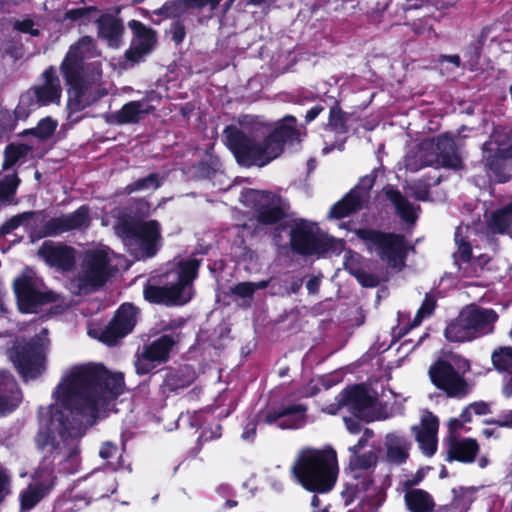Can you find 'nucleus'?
Instances as JSON below:
<instances>
[{
  "label": "nucleus",
  "instance_id": "obj_1",
  "mask_svg": "<svg viewBox=\"0 0 512 512\" xmlns=\"http://www.w3.org/2000/svg\"><path fill=\"white\" fill-rule=\"evenodd\" d=\"M123 391V374L111 373L101 364L66 368L52 392V403L39 410L37 448L53 460L59 458L65 472L75 473L79 440L101 417L108 402Z\"/></svg>",
  "mask_w": 512,
  "mask_h": 512
},
{
  "label": "nucleus",
  "instance_id": "obj_2",
  "mask_svg": "<svg viewBox=\"0 0 512 512\" xmlns=\"http://www.w3.org/2000/svg\"><path fill=\"white\" fill-rule=\"evenodd\" d=\"M98 55L93 39L86 36L70 47L62 61L61 73L69 86L67 106L70 111L82 110L103 96L94 85L101 77L100 62H88Z\"/></svg>",
  "mask_w": 512,
  "mask_h": 512
},
{
  "label": "nucleus",
  "instance_id": "obj_3",
  "mask_svg": "<svg viewBox=\"0 0 512 512\" xmlns=\"http://www.w3.org/2000/svg\"><path fill=\"white\" fill-rule=\"evenodd\" d=\"M296 119L285 117L262 140H250L236 126L224 130L225 144L244 166H265L283 152L285 143L300 141V133L295 128Z\"/></svg>",
  "mask_w": 512,
  "mask_h": 512
},
{
  "label": "nucleus",
  "instance_id": "obj_4",
  "mask_svg": "<svg viewBox=\"0 0 512 512\" xmlns=\"http://www.w3.org/2000/svg\"><path fill=\"white\" fill-rule=\"evenodd\" d=\"M199 261L194 258L175 259L162 275L163 286L148 284L144 298L150 303L183 305L193 296V280L196 278Z\"/></svg>",
  "mask_w": 512,
  "mask_h": 512
},
{
  "label": "nucleus",
  "instance_id": "obj_5",
  "mask_svg": "<svg viewBox=\"0 0 512 512\" xmlns=\"http://www.w3.org/2000/svg\"><path fill=\"white\" fill-rule=\"evenodd\" d=\"M292 471L305 489L327 492L336 481V452L331 448L323 450L303 449L299 452Z\"/></svg>",
  "mask_w": 512,
  "mask_h": 512
},
{
  "label": "nucleus",
  "instance_id": "obj_6",
  "mask_svg": "<svg viewBox=\"0 0 512 512\" xmlns=\"http://www.w3.org/2000/svg\"><path fill=\"white\" fill-rule=\"evenodd\" d=\"M405 166L412 172H417L427 166L459 169L461 158L457 153L453 138L443 135L436 139H427L415 151H410L405 157Z\"/></svg>",
  "mask_w": 512,
  "mask_h": 512
},
{
  "label": "nucleus",
  "instance_id": "obj_7",
  "mask_svg": "<svg viewBox=\"0 0 512 512\" xmlns=\"http://www.w3.org/2000/svg\"><path fill=\"white\" fill-rule=\"evenodd\" d=\"M33 330L34 337L25 343L17 342L10 351V359L25 381L37 378L46 369L47 329L33 325Z\"/></svg>",
  "mask_w": 512,
  "mask_h": 512
},
{
  "label": "nucleus",
  "instance_id": "obj_8",
  "mask_svg": "<svg viewBox=\"0 0 512 512\" xmlns=\"http://www.w3.org/2000/svg\"><path fill=\"white\" fill-rule=\"evenodd\" d=\"M403 398L392 391L384 392L381 400L363 386H355L351 397V412L366 421L384 420L401 413Z\"/></svg>",
  "mask_w": 512,
  "mask_h": 512
},
{
  "label": "nucleus",
  "instance_id": "obj_9",
  "mask_svg": "<svg viewBox=\"0 0 512 512\" xmlns=\"http://www.w3.org/2000/svg\"><path fill=\"white\" fill-rule=\"evenodd\" d=\"M115 229L136 258L152 257L160 247V225L155 220L119 221Z\"/></svg>",
  "mask_w": 512,
  "mask_h": 512
},
{
  "label": "nucleus",
  "instance_id": "obj_10",
  "mask_svg": "<svg viewBox=\"0 0 512 512\" xmlns=\"http://www.w3.org/2000/svg\"><path fill=\"white\" fill-rule=\"evenodd\" d=\"M483 160L489 176L497 182L512 178V130L496 128L483 145Z\"/></svg>",
  "mask_w": 512,
  "mask_h": 512
},
{
  "label": "nucleus",
  "instance_id": "obj_11",
  "mask_svg": "<svg viewBox=\"0 0 512 512\" xmlns=\"http://www.w3.org/2000/svg\"><path fill=\"white\" fill-rule=\"evenodd\" d=\"M109 275V249H89L83 254L78 273L70 282V290L76 294L87 293L102 286Z\"/></svg>",
  "mask_w": 512,
  "mask_h": 512
},
{
  "label": "nucleus",
  "instance_id": "obj_12",
  "mask_svg": "<svg viewBox=\"0 0 512 512\" xmlns=\"http://www.w3.org/2000/svg\"><path fill=\"white\" fill-rule=\"evenodd\" d=\"M14 292L18 308L23 313H37L43 306L55 303L59 295L49 290L42 278L27 269L14 280Z\"/></svg>",
  "mask_w": 512,
  "mask_h": 512
},
{
  "label": "nucleus",
  "instance_id": "obj_13",
  "mask_svg": "<svg viewBox=\"0 0 512 512\" xmlns=\"http://www.w3.org/2000/svg\"><path fill=\"white\" fill-rule=\"evenodd\" d=\"M356 234L387 266L400 269L404 265L408 249L404 237L368 229H359Z\"/></svg>",
  "mask_w": 512,
  "mask_h": 512
},
{
  "label": "nucleus",
  "instance_id": "obj_14",
  "mask_svg": "<svg viewBox=\"0 0 512 512\" xmlns=\"http://www.w3.org/2000/svg\"><path fill=\"white\" fill-rule=\"evenodd\" d=\"M60 80L54 67H49L43 73V83L36 86L20 97L15 113L19 117L27 114L41 106L51 103H59L61 97Z\"/></svg>",
  "mask_w": 512,
  "mask_h": 512
},
{
  "label": "nucleus",
  "instance_id": "obj_15",
  "mask_svg": "<svg viewBox=\"0 0 512 512\" xmlns=\"http://www.w3.org/2000/svg\"><path fill=\"white\" fill-rule=\"evenodd\" d=\"M469 369V363L460 356H452L450 361H440L429 371L432 382L450 396L462 395L466 383L461 374Z\"/></svg>",
  "mask_w": 512,
  "mask_h": 512
},
{
  "label": "nucleus",
  "instance_id": "obj_16",
  "mask_svg": "<svg viewBox=\"0 0 512 512\" xmlns=\"http://www.w3.org/2000/svg\"><path fill=\"white\" fill-rule=\"evenodd\" d=\"M240 201L258 213L263 223H274L284 215L283 201L276 194L248 189L241 193Z\"/></svg>",
  "mask_w": 512,
  "mask_h": 512
},
{
  "label": "nucleus",
  "instance_id": "obj_17",
  "mask_svg": "<svg viewBox=\"0 0 512 512\" xmlns=\"http://www.w3.org/2000/svg\"><path fill=\"white\" fill-rule=\"evenodd\" d=\"M174 343L172 337L164 335L138 350L134 362L137 374H148L158 365L166 362Z\"/></svg>",
  "mask_w": 512,
  "mask_h": 512
},
{
  "label": "nucleus",
  "instance_id": "obj_18",
  "mask_svg": "<svg viewBox=\"0 0 512 512\" xmlns=\"http://www.w3.org/2000/svg\"><path fill=\"white\" fill-rule=\"evenodd\" d=\"M374 185V176L366 175L340 201L332 206L329 218L341 219L361 209L369 199V192Z\"/></svg>",
  "mask_w": 512,
  "mask_h": 512
},
{
  "label": "nucleus",
  "instance_id": "obj_19",
  "mask_svg": "<svg viewBox=\"0 0 512 512\" xmlns=\"http://www.w3.org/2000/svg\"><path fill=\"white\" fill-rule=\"evenodd\" d=\"M321 235L317 224L301 220L291 229V246L304 255H320Z\"/></svg>",
  "mask_w": 512,
  "mask_h": 512
},
{
  "label": "nucleus",
  "instance_id": "obj_20",
  "mask_svg": "<svg viewBox=\"0 0 512 512\" xmlns=\"http://www.w3.org/2000/svg\"><path fill=\"white\" fill-rule=\"evenodd\" d=\"M89 222L88 208L81 206L73 213L48 220L42 231L33 232L31 236L33 239L54 236L70 230L86 228Z\"/></svg>",
  "mask_w": 512,
  "mask_h": 512
},
{
  "label": "nucleus",
  "instance_id": "obj_21",
  "mask_svg": "<svg viewBox=\"0 0 512 512\" xmlns=\"http://www.w3.org/2000/svg\"><path fill=\"white\" fill-rule=\"evenodd\" d=\"M137 310L131 304H123L110 324L100 332L99 340L109 346L130 333L136 323Z\"/></svg>",
  "mask_w": 512,
  "mask_h": 512
},
{
  "label": "nucleus",
  "instance_id": "obj_22",
  "mask_svg": "<svg viewBox=\"0 0 512 512\" xmlns=\"http://www.w3.org/2000/svg\"><path fill=\"white\" fill-rule=\"evenodd\" d=\"M307 407L303 404H289L271 409L263 415V422L280 429H299L306 424Z\"/></svg>",
  "mask_w": 512,
  "mask_h": 512
},
{
  "label": "nucleus",
  "instance_id": "obj_23",
  "mask_svg": "<svg viewBox=\"0 0 512 512\" xmlns=\"http://www.w3.org/2000/svg\"><path fill=\"white\" fill-rule=\"evenodd\" d=\"M128 27L131 29L133 36L125 55L128 60L136 63L154 49L157 42L156 33L137 20L129 21Z\"/></svg>",
  "mask_w": 512,
  "mask_h": 512
},
{
  "label": "nucleus",
  "instance_id": "obj_24",
  "mask_svg": "<svg viewBox=\"0 0 512 512\" xmlns=\"http://www.w3.org/2000/svg\"><path fill=\"white\" fill-rule=\"evenodd\" d=\"M38 255L46 264L60 270H69L75 263V250L53 241H45Z\"/></svg>",
  "mask_w": 512,
  "mask_h": 512
},
{
  "label": "nucleus",
  "instance_id": "obj_25",
  "mask_svg": "<svg viewBox=\"0 0 512 512\" xmlns=\"http://www.w3.org/2000/svg\"><path fill=\"white\" fill-rule=\"evenodd\" d=\"M468 229V227L463 226L456 228L455 243L457 251L454 253V257L459 269L463 271V274L473 276L478 273V267H481L482 262H486L487 259L481 256L478 260H471V247L470 244L465 241V234Z\"/></svg>",
  "mask_w": 512,
  "mask_h": 512
},
{
  "label": "nucleus",
  "instance_id": "obj_26",
  "mask_svg": "<svg viewBox=\"0 0 512 512\" xmlns=\"http://www.w3.org/2000/svg\"><path fill=\"white\" fill-rule=\"evenodd\" d=\"M439 422L435 415L425 411L421 417V424L416 430V439L421 450L427 456H432L437 448V432Z\"/></svg>",
  "mask_w": 512,
  "mask_h": 512
},
{
  "label": "nucleus",
  "instance_id": "obj_27",
  "mask_svg": "<svg viewBox=\"0 0 512 512\" xmlns=\"http://www.w3.org/2000/svg\"><path fill=\"white\" fill-rule=\"evenodd\" d=\"M462 311L476 338L491 333L493 324L498 318L492 309L470 306Z\"/></svg>",
  "mask_w": 512,
  "mask_h": 512
},
{
  "label": "nucleus",
  "instance_id": "obj_28",
  "mask_svg": "<svg viewBox=\"0 0 512 512\" xmlns=\"http://www.w3.org/2000/svg\"><path fill=\"white\" fill-rule=\"evenodd\" d=\"M22 401V393L15 379L7 372H0V415L12 412Z\"/></svg>",
  "mask_w": 512,
  "mask_h": 512
},
{
  "label": "nucleus",
  "instance_id": "obj_29",
  "mask_svg": "<svg viewBox=\"0 0 512 512\" xmlns=\"http://www.w3.org/2000/svg\"><path fill=\"white\" fill-rule=\"evenodd\" d=\"M345 269L353 275L363 287H376L380 279L374 274H369L365 271L367 262L362 257L353 251H346L344 256Z\"/></svg>",
  "mask_w": 512,
  "mask_h": 512
},
{
  "label": "nucleus",
  "instance_id": "obj_30",
  "mask_svg": "<svg viewBox=\"0 0 512 512\" xmlns=\"http://www.w3.org/2000/svg\"><path fill=\"white\" fill-rule=\"evenodd\" d=\"M479 450L478 444L474 439H456L452 436L448 439L447 444V460H457L460 462L470 463L474 460Z\"/></svg>",
  "mask_w": 512,
  "mask_h": 512
},
{
  "label": "nucleus",
  "instance_id": "obj_31",
  "mask_svg": "<svg viewBox=\"0 0 512 512\" xmlns=\"http://www.w3.org/2000/svg\"><path fill=\"white\" fill-rule=\"evenodd\" d=\"M97 23L99 37L104 39L109 46L119 47L124 33L121 21L112 15H102L97 19Z\"/></svg>",
  "mask_w": 512,
  "mask_h": 512
},
{
  "label": "nucleus",
  "instance_id": "obj_32",
  "mask_svg": "<svg viewBox=\"0 0 512 512\" xmlns=\"http://www.w3.org/2000/svg\"><path fill=\"white\" fill-rule=\"evenodd\" d=\"M425 4L424 0H388L380 6L377 4V12L386 13L393 24H398L404 18L405 13L412 9H419Z\"/></svg>",
  "mask_w": 512,
  "mask_h": 512
},
{
  "label": "nucleus",
  "instance_id": "obj_33",
  "mask_svg": "<svg viewBox=\"0 0 512 512\" xmlns=\"http://www.w3.org/2000/svg\"><path fill=\"white\" fill-rule=\"evenodd\" d=\"M491 359L497 371L512 374V347H502L495 350ZM502 392L505 397H512V377L504 384Z\"/></svg>",
  "mask_w": 512,
  "mask_h": 512
},
{
  "label": "nucleus",
  "instance_id": "obj_34",
  "mask_svg": "<svg viewBox=\"0 0 512 512\" xmlns=\"http://www.w3.org/2000/svg\"><path fill=\"white\" fill-rule=\"evenodd\" d=\"M387 459L396 464L403 463L408 457L409 444L403 435L389 433L385 441Z\"/></svg>",
  "mask_w": 512,
  "mask_h": 512
},
{
  "label": "nucleus",
  "instance_id": "obj_35",
  "mask_svg": "<svg viewBox=\"0 0 512 512\" xmlns=\"http://www.w3.org/2000/svg\"><path fill=\"white\" fill-rule=\"evenodd\" d=\"M488 227L493 233L512 236V200L491 213Z\"/></svg>",
  "mask_w": 512,
  "mask_h": 512
},
{
  "label": "nucleus",
  "instance_id": "obj_36",
  "mask_svg": "<svg viewBox=\"0 0 512 512\" xmlns=\"http://www.w3.org/2000/svg\"><path fill=\"white\" fill-rule=\"evenodd\" d=\"M153 110V106H151L148 100L143 99L141 101H132L125 104L116 114L115 119L118 123H135L140 120V118L148 114Z\"/></svg>",
  "mask_w": 512,
  "mask_h": 512
},
{
  "label": "nucleus",
  "instance_id": "obj_37",
  "mask_svg": "<svg viewBox=\"0 0 512 512\" xmlns=\"http://www.w3.org/2000/svg\"><path fill=\"white\" fill-rule=\"evenodd\" d=\"M464 317V313L461 311L459 316L447 326L445 330L447 340L453 342H465L476 338L470 324Z\"/></svg>",
  "mask_w": 512,
  "mask_h": 512
},
{
  "label": "nucleus",
  "instance_id": "obj_38",
  "mask_svg": "<svg viewBox=\"0 0 512 512\" xmlns=\"http://www.w3.org/2000/svg\"><path fill=\"white\" fill-rule=\"evenodd\" d=\"M384 192L388 199L394 204L398 214L404 221L412 223L416 220V208L403 198L397 190L388 186L384 189Z\"/></svg>",
  "mask_w": 512,
  "mask_h": 512
},
{
  "label": "nucleus",
  "instance_id": "obj_39",
  "mask_svg": "<svg viewBox=\"0 0 512 512\" xmlns=\"http://www.w3.org/2000/svg\"><path fill=\"white\" fill-rule=\"evenodd\" d=\"M405 502L411 512H430L434 503L430 495L420 489H415L405 494Z\"/></svg>",
  "mask_w": 512,
  "mask_h": 512
},
{
  "label": "nucleus",
  "instance_id": "obj_40",
  "mask_svg": "<svg viewBox=\"0 0 512 512\" xmlns=\"http://www.w3.org/2000/svg\"><path fill=\"white\" fill-rule=\"evenodd\" d=\"M48 486H44L43 483L40 486L31 484L26 490L21 493V509L29 510L33 508L46 494Z\"/></svg>",
  "mask_w": 512,
  "mask_h": 512
},
{
  "label": "nucleus",
  "instance_id": "obj_41",
  "mask_svg": "<svg viewBox=\"0 0 512 512\" xmlns=\"http://www.w3.org/2000/svg\"><path fill=\"white\" fill-rule=\"evenodd\" d=\"M347 118L338 106H334L330 110L329 122L327 128L337 134H345L347 132Z\"/></svg>",
  "mask_w": 512,
  "mask_h": 512
},
{
  "label": "nucleus",
  "instance_id": "obj_42",
  "mask_svg": "<svg viewBox=\"0 0 512 512\" xmlns=\"http://www.w3.org/2000/svg\"><path fill=\"white\" fill-rule=\"evenodd\" d=\"M29 152L26 145L11 144L5 150L3 168L9 169L16 164L21 158L25 157Z\"/></svg>",
  "mask_w": 512,
  "mask_h": 512
},
{
  "label": "nucleus",
  "instance_id": "obj_43",
  "mask_svg": "<svg viewBox=\"0 0 512 512\" xmlns=\"http://www.w3.org/2000/svg\"><path fill=\"white\" fill-rule=\"evenodd\" d=\"M19 184L16 175H7L0 180V201L9 202L14 196Z\"/></svg>",
  "mask_w": 512,
  "mask_h": 512
},
{
  "label": "nucleus",
  "instance_id": "obj_44",
  "mask_svg": "<svg viewBox=\"0 0 512 512\" xmlns=\"http://www.w3.org/2000/svg\"><path fill=\"white\" fill-rule=\"evenodd\" d=\"M377 462V456L374 452L369 451L364 454H351L349 465L352 469H369Z\"/></svg>",
  "mask_w": 512,
  "mask_h": 512
},
{
  "label": "nucleus",
  "instance_id": "obj_45",
  "mask_svg": "<svg viewBox=\"0 0 512 512\" xmlns=\"http://www.w3.org/2000/svg\"><path fill=\"white\" fill-rule=\"evenodd\" d=\"M353 389L354 387L343 391L335 398L333 403L323 407L322 411L330 415H335L343 406H347L351 410V397Z\"/></svg>",
  "mask_w": 512,
  "mask_h": 512
},
{
  "label": "nucleus",
  "instance_id": "obj_46",
  "mask_svg": "<svg viewBox=\"0 0 512 512\" xmlns=\"http://www.w3.org/2000/svg\"><path fill=\"white\" fill-rule=\"evenodd\" d=\"M160 186V182L156 174H151L143 179H139L135 183L128 185L126 187V192L128 194L135 191H148L155 190Z\"/></svg>",
  "mask_w": 512,
  "mask_h": 512
},
{
  "label": "nucleus",
  "instance_id": "obj_47",
  "mask_svg": "<svg viewBox=\"0 0 512 512\" xmlns=\"http://www.w3.org/2000/svg\"><path fill=\"white\" fill-rule=\"evenodd\" d=\"M96 10L94 8H75L70 9L66 12L64 16V20L69 21H79L81 24H84L90 21L92 18H95Z\"/></svg>",
  "mask_w": 512,
  "mask_h": 512
},
{
  "label": "nucleus",
  "instance_id": "obj_48",
  "mask_svg": "<svg viewBox=\"0 0 512 512\" xmlns=\"http://www.w3.org/2000/svg\"><path fill=\"white\" fill-rule=\"evenodd\" d=\"M345 248V243L341 239H336L334 237L325 235L322 233L321 235V254L323 253H331V254H340Z\"/></svg>",
  "mask_w": 512,
  "mask_h": 512
},
{
  "label": "nucleus",
  "instance_id": "obj_49",
  "mask_svg": "<svg viewBox=\"0 0 512 512\" xmlns=\"http://www.w3.org/2000/svg\"><path fill=\"white\" fill-rule=\"evenodd\" d=\"M440 71L443 74L450 75L460 66V57L458 55H441L439 57Z\"/></svg>",
  "mask_w": 512,
  "mask_h": 512
},
{
  "label": "nucleus",
  "instance_id": "obj_50",
  "mask_svg": "<svg viewBox=\"0 0 512 512\" xmlns=\"http://www.w3.org/2000/svg\"><path fill=\"white\" fill-rule=\"evenodd\" d=\"M231 293L240 299H243L246 304H249L254 294V282H241L231 289Z\"/></svg>",
  "mask_w": 512,
  "mask_h": 512
},
{
  "label": "nucleus",
  "instance_id": "obj_51",
  "mask_svg": "<svg viewBox=\"0 0 512 512\" xmlns=\"http://www.w3.org/2000/svg\"><path fill=\"white\" fill-rule=\"evenodd\" d=\"M434 308H435V301H434V299L431 298V297L426 296V298L424 299L421 307L417 311V314H416V316H415V318L413 320L411 328L418 326L425 317H428L429 315H431V313L433 312Z\"/></svg>",
  "mask_w": 512,
  "mask_h": 512
},
{
  "label": "nucleus",
  "instance_id": "obj_52",
  "mask_svg": "<svg viewBox=\"0 0 512 512\" xmlns=\"http://www.w3.org/2000/svg\"><path fill=\"white\" fill-rule=\"evenodd\" d=\"M57 127V122L51 118L41 120L35 129V133L40 138L50 137Z\"/></svg>",
  "mask_w": 512,
  "mask_h": 512
},
{
  "label": "nucleus",
  "instance_id": "obj_53",
  "mask_svg": "<svg viewBox=\"0 0 512 512\" xmlns=\"http://www.w3.org/2000/svg\"><path fill=\"white\" fill-rule=\"evenodd\" d=\"M14 127V116L7 110L0 111V137L6 136Z\"/></svg>",
  "mask_w": 512,
  "mask_h": 512
},
{
  "label": "nucleus",
  "instance_id": "obj_54",
  "mask_svg": "<svg viewBox=\"0 0 512 512\" xmlns=\"http://www.w3.org/2000/svg\"><path fill=\"white\" fill-rule=\"evenodd\" d=\"M366 498L368 500L367 505L369 506V509L375 508L383 501V493L378 487L369 484L366 488Z\"/></svg>",
  "mask_w": 512,
  "mask_h": 512
},
{
  "label": "nucleus",
  "instance_id": "obj_55",
  "mask_svg": "<svg viewBox=\"0 0 512 512\" xmlns=\"http://www.w3.org/2000/svg\"><path fill=\"white\" fill-rule=\"evenodd\" d=\"M31 213H24L21 215H17L9 219L6 223H4L0 228V234L6 235L12 232L14 229L18 228L25 219L31 216Z\"/></svg>",
  "mask_w": 512,
  "mask_h": 512
},
{
  "label": "nucleus",
  "instance_id": "obj_56",
  "mask_svg": "<svg viewBox=\"0 0 512 512\" xmlns=\"http://www.w3.org/2000/svg\"><path fill=\"white\" fill-rule=\"evenodd\" d=\"M221 0H177L179 5L188 8H202L209 5L211 9H215Z\"/></svg>",
  "mask_w": 512,
  "mask_h": 512
},
{
  "label": "nucleus",
  "instance_id": "obj_57",
  "mask_svg": "<svg viewBox=\"0 0 512 512\" xmlns=\"http://www.w3.org/2000/svg\"><path fill=\"white\" fill-rule=\"evenodd\" d=\"M99 455L102 459L107 460L120 456V451L118 447L112 442H105L100 448Z\"/></svg>",
  "mask_w": 512,
  "mask_h": 512
},
{
  "label": "nucleus",
  "instance_id": "obj_58",
  "mask_svg": "<svg viewBox=\"0 0 512 512\" xmlns=\"http://www.w3.org/2000/svg\"><path fill=\"white\" fill-rule=\"evenodd\" d=\"M35 24L30 19H25L23 21H16L14 23V28L20 32L28 33L32 36H37L39 33L38 28L34 27Z\"/></svg>",
  "mask_w": 512,
  "mask_h": 512
},
{
  "label": "nucleus",
  "instance_id": "obj_59",
  "mask_svg": "<svg viewBox=\"0 0 512 512\" xmlns=\"http://www.w3.org/2000/svg\"><path fill=\"white\" fill-rule=\"evenodd\" d=\"M472 414L485 415L489 412V406L485 402H475L469 405Z\"/></svg>",
  "mask_w": 512,
  "mask_h": 512
},
{
  "label": "nucleus",
  "instance_id": "obj_60",
  "mask_svg": "<svg viewBox=\"0 0 512 512\" xmlns=\"http://www.w3.org/2000/svg\"><path fill=\"white\" fill-rule=\"evenodd\" d=\"M372 436V433L369 431H365L364 435L359 439L356 445L349 448V451L351 454L359 453L367 443V439Z\"/></svg>",
  "mask_w": 512,
  "mask_h": 512
},
{
  "label": "nucleus",
  "instance_id": "obj_61",
  "mask_svg": "<svg viewBox=\"0 0 512 512\" xmlns=\"http://www.w3.org/2000/svg\"><path fill=\"white\" fill-rule=\"evenodd\" d=\"M319 391L318 381H311L301 392V396L303 397H311L317 394Z\"/></svg>",
  "mask_w": 512,
  "mask_h": 512
},
{
  "label": "nucleus",
  "instance_id": "obj_62",
  "mask_svg": "<svg viewBox=\"0 0 512 512\" xmlns=\"http://www.w3.org/2000/svg\"><path fill=\"white\" fill-rule=\"evenodd\" d=\"M347 430L352 434H357L361 430V425L358 420L353 418H344Z\"/></svg>",
  "mask_w": 512,
  "mask_h": 512
},
{
  "label": "nucleus",
  "instance_id": "obj_63",
  "mask_svg": "<svg viewBox=\"0 0 512 512\" xmlns=\"http://www.w3.org/2000/svg\"><path fill=\"white\" fill-rule=\"evenodd\" d=\"M496 423L500 427L512 428V410H510L507 413L501 415L496 420Z\"/></svg>",
  "mask_w": 512,
  "mask_h": 512
},
{
  "label": "nucleus",
  "instance_id": "obj_64",
  "mask_svg": "<svg viewBox=\"0 0 512 512\" xmlns=\"http://www.w3.org/2000/svg\"><path fill=\"white\" fill-rule=\"evenodd\" d=\"M322 111L323 107L320 105H316L313 108H311L306 114V122L309 123L313 121Z\"/></svg>",
  "mask_w": 512,
  "mask_h": 512
}]
</instances>
